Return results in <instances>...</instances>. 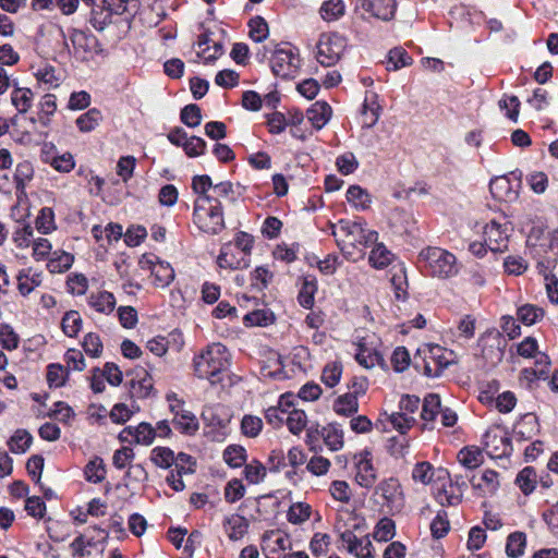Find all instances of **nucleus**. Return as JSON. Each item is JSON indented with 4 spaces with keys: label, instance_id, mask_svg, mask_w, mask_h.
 Instances as JSON below:
<instances>
[{
    "label": "nucleus",
    "instance_id": "c85d7f7f",
    "mask_svg": "<svg viewBox=\"0 0 558 558\" xmlns=\"http://www.w3.org/2000/svg\"><path fill=\"white\" fill-rule=\"evenodd\" d=\"M102 120V114L97 108H92L81 114L75 123L81 132L87 133L94 131Z\"/></svg>",
    "mask_w": 558,
    "mask_h": 558
},
{
    "label": "nucleus",
    "instance_id": "6ab92c4d",
    "mask_svg": "<svg viewBox=\"0 0 558 558\" xmlns=\"http://www.w3.org/2000/svg\"><path fill=\"white\" fill-rule=\"evenodd\" d=\"M293 404L290 396H281L277 407H270L265 412V417L274 427H280L287 418L288 408Z\"/></svg>",
    "mask_w": 558,
    "mask_h": 558
},
{
    "label": "nucleus",
    "instance_id": "4be33fe9",
    "mask_svg": "<svg viewBox=\"0 0 558 558\" xmlns=\"http://www.w3.org/2000/svg\"><path fill=\"white\" fill-rule=\"evenodd\" d=\"M225 529L230 539H241L247 532V520L239 514H232L225 521Z\"/></svg>",
    "mask_w": 558,
    "mask_h": 558
},
{
    "label": "nucleus",
    "instance_id": "052dcab7",
    "mask_svg": "<svg viewBox=\"0 0 558 558\" xmlns=\"http://www.w3.org/2000/svg\"><path fill=\"white\" fill-rule=\"evenodd\" d=\"M209 198L216 202H221V198L231 199L232 202H234L235 198L233 184L229 181L214 184L211 192L209 194Z\"/></svg>",
    "mask_w": 558,
    "mask_h": 558
},
{
    "label": "nucleus",
    "instance_id": "5fc2aeb1",
    "mask_svg": "<svg viewBox=\"0 0 558 558\" xmlns=\"http://www.w3.org/2000/svg\"><path fill=\"white\" fill-rule=\"evenodd\" d=\"M263 428V421L255 415L246 414L241 421V432L244 436L255 438L259 435Z\"/></svg>",
    "mask_w": 558,
    "mask_h": 558
},
{
    "label": "nucleus",
    "instance_id": "7c9ffc66",
    "mask_svg": "<svg viewBox=\"0 0 558 558\" xmlns=\"http://www.w3.org/2000/svg\"><path fill=\"white\" fill-rule=\"evenodd\" d=\"M74 257L72 254L56 251L52 253V257L49 259L47 267L52 274H60L66 271L73 264Z\"/></svg>",
    "mask_w": 558,
    "mask_h": 558
},
{
    "label": "nucleus",
    "instance_id": "4c0bfd02",
    "mask_svg": "<svg viewBox=\"0 0 558 558\" xmlns=\"http://www.w3.org/2000/svg\"><path fill=\"white\" fill-rule=\"evenodd\" d=\"M387 451L396 459L405 458L409 452L410 440L405 435L390 437L387 441Z\"/></svg>",
    "mask_w": 558,
    "mask_h": 558
},
{
    "label": "nucleus",
    "instance_id": "13d9d810",
    "mask_svg": "<svg viewBox=\"0 0 558 558\" xmlns=\"http://www.w3.org/2000/svg\"><path fill=\"white\" fill-rule=\"evenodd\" d=\"M429 355L426 359L430 360L436 367H438L441 372L447 368L452 360L448 357V353L440 345H430L428 349ZM449 355H452V352H449Z\"/></svg>",
    "mask_w": 558,
    "mask_h": 558
},
{
    "label": "nucleus",
    "instance_id": "37998d69",
    "mask_svg": "<svg viewBox=\"0 0 558 558\" xmlns=\"http://www.w3.org/2000/svg\"><path fill=\"white\" fill-rule=\"evenodd\" d=\"M61 327L69 337H75L82 328V317L76 311H69L64 314Z\"/></svg>",
    "mask_w": 558,
    "mask_h": 558
},
{
    "label": "nucleus",
    "instance_id": "864d4df0",
    "mask_svg": "<svg viewBox=\"0 0 558 558\" xmlns=\"http://www.w3.org/2000/svg\"><path fill=\"white\" fill-rule=\"evenodd\" d=\"M208 43L209 39L205 35L201 36L197 41V46L201 49V51L197 52V56L202 57L205 63L214 62L222 54V45L219 43H214L213 53L206 54V51L210 49V47H208Z\"/></svg>",
    "mask_w": 558,
    "mask_h": 558
},
{
    "label": "nucleus",
    "instance_id": "09e8293b",
    "mask_svg": "<svg viewBox=\"0 0 558 558\" xmlns=\"http://www.w3.org/2000/svg\"><path fill=\"white\" fill-rule=\"evenodd\" d=\"M396 534V525L395 522L389 518H383L376 524L375 530L373 532L374 539L378 542H387L391 539Z\"/></svg>",
    "mask_w": 558,
    "mask_h": 558
},
{
    "label": "nucleus",
    "instance_id": "412c9836",
    "mask_svg": "<svg viewBox=\"0 0 558 558\" xmlns=\"http://www.w3.org/2000/svg\"><path fill=\"white\" fill-rule=\"evenodd\" d=\"M172 424L180 433L189 436L195 435L199 428L198 420L191 411L177 414V417L172 420Z\"/></svg>",
    "mask_w": 558,
    "mask_h": 558
},
{
    "label": "nucleus",
    "instance_id": "c03bdc74",
    "mask_svg": "<svg viewBox=\"0 0 558 558\" xmlns=\"http://www.w3.org/2000/svg\"><path fill=\"white\" fill-rule=\"evenodd\" d=\"M344 9L342 0H328L322 4L320 15L325 21H336L344 14Z\"/></svg>",
    "mask_w": 558,
    "mask_h": 558
},
{
    "label": "nucleus",
    "instance_id": "0e129e2a",
    "mask_svg": "<svg viewBox=\"0 0 558 558\" xmlns=\"http://www.w3.org/2000/svg\"><path fill=\"white\" fill-rule=\"evenodd\" d=\"M0 345L5 350H14L19 345V336L10 325H0Z\"/></svg>",
    "mask_w": 558,
    "mask_h": 558
},
{
    "label": "nucleus",
    "instance_id": "6e6d98bb",
    "mask_svg": "<svg viewBox=\"0 0 558 558\" xmlns=\"http://www.w3.org/2000/svg\"><path fill=\"white\" fill-rule=\"evenodd\" d=\"M106 476L102 459L95 458L85 468V477L88 482L100 483Z\"/></svg>",
    "mask_w": 558,
    "mask_h": 558
},
{
    "label": "nucleus",
    "instance_id": "ddd939ff",
    "mask_svg": "<svg viewBox=\"0 0 558 558\" xmlns=\"http://www.w3.org/2000/svg\"><path fill=\"white\" fill-rule=\"evenodd\" d=\"M448 478V485L442 484L441 487L435 492V499L442 507L457 506L462 500V492L456 493L453 482L449 478V473L446 470H438V480Z\"/></svg>",
    "mask_w": 558,
    "mask_h": 558
},
{
    "label": "nucleus",
    "instance_id": "f3484780",
    "mask_svg": "<svg viewBox=\"0 0 558 558\" xmlns=\"http://www.w3.org/2000/svg\"><path fill=\"white\" fill-rule=\"evenodd\" d=\"M331 107L325 101H316L307 110L308 121L316 130L323 129L331 118Z\"/></svg>",
    "mask_w": 558,
    "mask_h": 558
},
{
    "label": "nucleus",
    "instance_id": "393cba45",
    "mask_svg": "<svg viewBox=\"0 0 558 558\" xmlns=\"http://www.w3.org/2000/svg\"><path fill=\"white\" fill-rule=\"evenodd\" d=\"M380 111H381V107L378 104L377 94L374 92H366L364 104H363L362 114H367L368 112H371V120L369 121L365 120L363 122V125L365 128L374 126L380 117Z\"/></svg>",
    "mask_w": 558,
    "mask_h": 558
},
{
    "label": "nucleus",
    "instance_id": "4468645a",
    "mask_svg": "<svg viewBox=\"0 0 558 558\" xmlns=\"http://www.w3.org/2000/svg\"><path fill=\"white\" fill-rule=\"evenodd\" d=\"M87 304L96 312L109 315L114 311L117 301L113 293L102 290L92 292L87 298Z\"/></svg>",
    "mask_w": 558,
    "mask_h": 558
},
{
    "label": "nucleus",
    "instance_id": "c756f323",
    "mask_svg": "<svg viewBox=\"0 0 558 558\" xmlns=\"http://www.w3.org/2000/svg\"><path fill=\"white\" fill-rule=\"evenodd\" d=\"M32 435L26 429H17L8 441L10 451L16 454L24 453L31 447Z\"/></svg>",
    "mask_w": 558,
    "mask_h": 558
},
{
    "label": "nucleus",
    "instance_id": "774afa93",
    "mask_svg": "<svg viewBox=\"0 0 558 558\" xmlns=\"http://www.w3.org/2000/svg\"><path fill=\"white\" fill-rule=\"evenodd\" d=\"M504 267L507 274L519 276L527 269V263L521 256L510 255L505 258Z\"/></svg>",
    "mask_w": 558,
    "mask_h": 558
},
{
    "label": "nucleus",
    "instance_id": "ea45409f",
    "mask_svg": "<svg viewBox=\"0 0 558 558\" xmlns=\"http://www.w3.org/2000/svg\"><path fill=\"white\" fill-rule=\"evenodd\" d=\"M412 63V58L403 48H393L388 53L387 70L397 71Z\"/></svg>",
    "mask_w": 558,
    "mask_h": 558
},
{
    "label": "nucleus",
    "instance_id": "423d86ee",
    "mask_svg": "<svg viewBox=\"0 0 558 558\" xmlns=\"http://www.w3.org/2000/svg\"><path fill=\"white\" fill-rule=\"evenodd\" d=\"M270 65L274 74L282 78L293 77L300 68L298 53L289 46H276L272 51Z\"/></svg>",
    "mask_w": 558,
    "mask_h": 558
},
{
    "label": "nucleus",
    "instance_id": "bf43d9fd",
    "mask_svg": "<svg viewBox=\"0 0 558 558\" xmlns=\"http://www.w3.org/2000/svg\"><path fill=\"white\" fill-rule=\"evenodd\" d=\"M317 290L316 283L314 280H308L307 278L304 280L302 288L299 292L298 300L299 303L304 308H311L314 304V294Z\"/></svg>",
    "mask_w": 558,
    "mask_h": 558
},
{
    "label": "nucleus",
    "instance_id": "473e14b6",
    "mask_svg": "<svg viewBox=\"0 0 558 558\" xmlns=\"http://www.w3.org/2000/svg\"><path fill=\"white\" fill-rule=\"evenodd\" d=\"M41 283L39 274H31V270H22L17 276V289L22 295H28Z\"/></svg>",
    "mask_w": 558,
    "mask_h": 558
},
{
    "label": "nucleus",
    "instance_id": "3c124183",
    "mask_svg": "<svg viewBox=\"0 0 558 558\" xmlns=\"http://www.w3.org/2000/svg\"><path fill=\"white\" fill-rule=\"evenodd\" d=\"M150 460L157 466L168 469L174 463V452L168 447H156L151 450Z\"/></svg>",
    "mask_w": 558,
    "mask_h": 558
},
{
    "label": "nucleus",
    "instance_id": "8fccbe9b",
    "mask_svg": "<svg viewBox=\"0 0 558 558\" xmlns=\"http://www.w3.org/2000/svg\"><path fill=\"white\" fill-rule=\"evenodd\" d=\"M250 37L256 41H264L269 35V28L267 22L262 16H255L250 20Z\"/></svg>",
    "mask_w": 558,
    "mask_h": 558
},
{
    "label": "nucleus",
    "instance_id": "5701e85b",
    "mask_svg": "<svg viewBox=\"0 0 558 558\" xmlns=\"http://www.w3.org/2000/svg\"><path fill=\"white\" fill-rule=\"evenodd\" d=\"M347 201L356 210H365L369 208L372 197L368 192L359 185H351L347 191Z\"/></svg>",
    "mask_w": 558,
    "mask_h": 558
},
{
    "label": "nucleus",
    "instance_id": "72a5a7b5",
    "mask_svg": "<svg viewBox=\"0 0 558 558\" xmlns=\"http://www.w3.org/2000/svg\"><path fill=\"white\" fill-rule=\"evenodd\" d=\"M459 462L466 469H476L483 463V454L478 448L465 447L458 453Z\"/></svg>",
    "mask_w": 558,
    "mask_h": 558
},
{
    "label": "nucleus",
    "instance_id": "a878e982",
    "mask_svg": "<svg viewBox=\"0 0 558 558\" xmlns=\"http://www.w3.org/2000/svg\"><path fill=\"white\" fill-rule=\"evenodd\" d=\"M34 177V168L27 160L19 162L14 172V183L17 193L24 194L26 185Z\"/></svg>",
    "mask_w": 558,
    "mask_h": 558
},
{
    "label": "nucleus",
    "instance_id": "2eb2a0df",
    "mask_svg": "<svg viewBox=\"0 0 558 558\" xmlns=\"http://www.w3.org/2000/svg\"><path fill=\"white\" fill-rule=\"evenodd\" d=\"M363 8L371 12L373 16L383 20L389 21L393 17L397 1L396 0H364Z\"/></svg>",
    "mask_w": 558,
    "mask_h": 558
},
{
    "label": "nucleus",
    "instance_id": "680f3d73",
    "mask_svg": "<svg viewBox=\"0 0 558 558\" xmlns=\"http://www.w3.org/2000/svg\"><path fill=\"white\" fill-rule=\"evenodd\" d=\"M536 474L532 468H524L517 476V484L520 489L525 494H530L535 488Z\"/></svg>",
    "mask_w": 558,
    "mask_h": 558
},
{
    "label": "nucleus",
    "instance_id": "6e6552de",
    "mask_svg": "<svg viewBox=\"0 0 558 558\" xmlns=\"http://www.w3.org/2000/svg\"><path fill=\"white\" fill-rule=\"evenodd\" d=\"M355 481L364 488H372L377 481V472L372 462V454L367 450H363L355 456Z\"/></svg>",
    "mask_w": 558,
    "mask_h": 558
},
{
    "label": "nucleus",
    "instance_id": "49530a36",
    "mask_svg": "<svg viewBox=\"0 0 558 558\" xmlns=\"http://www.w3.org/2000/svg\"><path fill=\"white\" fill-rule=\"evenodd\" d=\"M388 421L392 427L400 433L405 435L407 432L414 425L415 418L413 415H409L403 412H393L388 415Z\"/></svg>",
    "mask_w": 558,
    "mask_h": 558
},
{
    "label": "nucleus",
    "instance_id": "f704fd0d",
    "mask_svg": "<svg viewBox=\"0 0 558 558\" xmlns=\"http://www.w3.org/2000/svg\"><path fill=\"white\" fill-rule=\"evenodd\" d=\"M371 251L368 260L369 264L378 269L387 267L392 260V254L386 248L384 244L375 243Z\"/></svg>",
    "mask_w": 558,
    "mask_h": 558
},
{
    "label": "nucleus",
    "instance_id": "39448f33",
    "mask_svg": "<svg viewBox=\"0 0 558 558\" xmlns=\"http://www.w3.org/2000/svg\"><path fill=\"white\" fill-rule=\"evenodd\" d=\"M347 47L345 38L339 34H323L317 44V61L324 66L335 65Z\"/></svg>",
    "mask_w": 558,
    "mask_h": 558
},
{
    "label": "nucleus",
    "instance_id": "cd10ccee",
    "mask_svg": "<svg viewBox=\"0 0 558 558\" xmlns=\"http://www.w3.org/2000/svg\"><path fill=\"white\" fill-rule=\"evenodd\" d=\"M333 410L337 414L343 416L356 413L359 410L357 397L351 392L339 396L333 403Z\"/></svg>",
    "mask_w": 558,
    "mask_h": 558
},
{
    "label": "nucleus",
    "instance_id": "a211bd4d",
    "mask_svg": "<svg viewBox=\"0 0 558 558\" xmlns=\"http://www.w3.org/2000/svg\"><path fill=\"white\" fill-rule=\"evenodd\" d=\"M470 482L474 489L483 494H494L499 486L498 473L494 470H485L480 476L473 475Z\"/></svg>",
    "mask_w": 558,
    "mask_h": 558
},
{
    "label": "nucleus",
    "instance_id": "de8ad7c7",
    "mask_svg": "<svg viewBox=\"0 0 558 558\" xmlns=\"http://www.w3.org/2000/svg\"><path fill=\"white\" fill-rule=\"evenodd\" d=\"M286 424L292 434H300L306 425L305 412L296 409L290 410V408H288Z\"/></svg>",
    "mask_w": 558,
    "mask_h": 558
},
{
    "label": "nucleus",
    "instance_id": "79ce46f5",
    "mask_svg": "<svg viewBox=\"0 0 558 558\" xmlns=\"http://www.w3.org/2000/svg\"><path fill=\"white\" fill-rule=\"evenodd\" d=\"M223 460L231 468H240L246 461V450L238 445L228 446L223 451Z\"/></svg>",
    "mask_w": 558,
    "mask_h": 558
},
{
    "label": "nucleus",
    "instance_id": "aec40b11",
    "mask_svg": "<svg viewBox=\"0 0 558 558\" xmlns=\"http://www.w3.org/2000/svg\"><path fill=\"white\" fill-rule=\"evenodd\" d=\"M124 434L133 436L137 444H142V445H146V446L150 445L156 437L155 428H153L151 425L148 423H141L140 425H137L135 427H133V426L126 427L121 433V437L123 439H126L125 437H123Z\"/></svg>",
    "mask_w": 558,
    "mask_h": 558
},
{
    "label": "nucleus",
    "instance_id": "20e7f679",
    "mask_svg": "<svg viewBox=\"0 0 558 558\" xmlns=\"http://www.w3.org/2000/svg\"><path fill=\"white\" fill-rule=\"evenodd\" d=\"M193 216L195 225L206 233L217 234L225 229L221 202L209 196H197Z\"/></svg>",
    "mask_w": 558,
    "mask_h": 558
},
{
    "label": "nucleus",
    "instance_id": "4d7b16f0",
    "mask_svg": "<svg viewBox=\"0 0 558 558\" xmlns=\"http://www.w3.org/2000/svg\"><path fill=\"white\" fill-rule=\"evenodd\" d=\"M341 375H342L341 363L340 362H331V363H328L324 367L323 374H322V380L326 386L332 388L340 381Z\"/></svg>",
    "mask_w": 558,
    "mask_h": 558
},
{
    "label": "nucleus",
    "instance_id": "b1692460",
    "mask_svg": "<svg viewBox=\"0 0 558 558\" xmlns=\"http://www.w3.org/2000/svg\"><path fill=\"white\" fill-rule=\"evenodd\" d=\"M322 437L325 445L331 451H338L344 445L343 430L336 424H328L326 427H323Z\"/></svg>",
    "mask_w": 558,
    "mask_h": 558
},
{
    "label": "nucleus",
    "instance_id": "2f4dec72",
    "mask_svg": "<svg viewBox=\"0 0 558 558\" xmlns=\"http://www.w3.org/2000/svg\"><path fill=\"white\" fill-rule=\"evenodd\" d=\"M526 536L523 532L511 533L507 538L506 553L510 558H519L524 554Z\"/></svg>",
    "mask_w": 558,
    "mask_h": 558
},
{
    "label": "nucleus",
    "instance_id": "a18cd8bd",
    "mask_svg": "<svg viewBox=\"0 0 558 558\" xmlns=\"http://www.w3.org/2000/svg\"><path fill=\"white\" fill-rule=\"evenodd\" d=\"M435 469L427 461L416 463L412 471L413 481L423 485H428L433 481Z\"/></svg>",
    "mask_w": 558,
    "mask_h": 558
},
{
    "label": "nucleus",
    "instance_id": "603ef678",
    "mask_svg": "<svg viewBox=\"0 0 558 558\" xmlns=\"http://www.w3.org/2000/svg\"><path fill=\"white\" fill-rule=\"evenodd\" d=\"M36 228L43 234L56 230L54 213L50 207H44L36 218Z\"/></svg>",
    "mask_w": 558,
    "mask_h": 558
},
{
    "label": "nucleus",
    "instance_id": "e2e57ef3",
    "mask_svg": "<svg viewBox=\"0 0 558 558\" xmlns=\"http://www.w3.org/2000/svg\"><path fill=\"white\" fill-rule=\"evenodd\" d=\"M450 529L447 512L439 511L430 523L432 535L435 538L444 537Z\"/></svg>",
    "mask_w": 558,
    "mask_h": 558
},
{
    "label": "nucleus",
    "instance_id": "a19ab883",
    "mask_svg": "<svg viewBox=\"0 0 558 558\" xmlns=\"http://www.w3.org/2000/svg\"><path fill=\"white\" fill-rule=\"evenodd\" d=\"M440 410V397L436 393H429L424 399L421 416L425 422H433Z\"/></svg>",
    "mask_w": 558,
    "mask_h": 558
},
{
    "label": "nucleus",
    "instance_id": "9b49d317",
    "mask_svg": "<svg viewBox=\"0 0 558 558\" xmlns=\"http://www.w3.org/2000/svg\"><path fill=\"white\" fill-rule=\"evenodd\" d=\"M250 262V258L239 254V251L233 247L232 243L225 244L217 257V264L220 268L231 270L247 268Z\"/></svg>",
    "mask_w": 558,
    "mask_h": 558
},
{
    "label": "nucleus",
    "instance_id": "dca6fc26",
    "mask_svg": "<svg viewBox=\"0 0 558 558\" xmlns=\"http://www.w3.org/2000/svg\"><path fill=\"white\" fill-rule=\"evenodd\" d=\"M11 104L19 113H26L33 106L34 93L26 87H19L17 82L12 83Z\"/></svg>",
    "mask_w": 558,
    "mask_h": 558
},
{
    "label": "nucleus",
    "instance_id": "7ed1b4c3",
    "mask_svg": "<svg viewBox=\"0 0 558 558\" xmlns=\"http://www.w3.org/2000/svg\"><path fill=\"white\" fill-rule=\"evenodd\" d=\"M418 260L423 263L432 277L448 279L458 275L457 257L447 250L428 246L418 254Z\"/></svg>",
    "mask_w": 558,
    "mask_h": 558
},
{
    "label": "nucleus",
    "instance_id": "e433bc0d",
    "mask_svg": "<svg viewBox=\"0 0 558 558\" xmlns=\"http://www.w3.org/2000/svg\"><path fill=\"white\" fill-rule=\"evenodd\" d=\"M312 508L305 502L292 504L288 510L287 518L292 524H302L311 518Z\"/></svg>",
    "mask_w": 558,
    "mask_h": 558
},
{
    "label": "nucleus",
    "instance_id": "f8f14e48",
    "mask_svg": "<svg viewBox=\"0 0 558 558\" xmlns=\"http://www.w3.org/2000/svg\"><path fill=\"white\" fill-rule=\"evenodd\" d=\"M374 494L380 496L388 507H393L402 500V488L399 481L395 477L381 481L375 487Z\"/></svg>",
    "mask_w": 558,
    "mask_h": 558
},
{
    "label": "nucleus",
    "instance_id": "1a4fd4ad",
    "mask_svg": "<svg viewBox=\"0 0 558 558\" xmlns=\"http://www.w3.org/2000/svg\"><path fill=\"white\" fill-rule=\"evenodd\" d=\"M484 445L488 454L493 458L508 456L512 450L510 438L498 428L485 433Z\"/></svg>",
    "mask_w": 558,
    "mask_h": 558
},
{
    "label": "nucleus",
    "instance_id": "0eeeda50",
    "mask_svg": "<svg viewBox=\"0 0 558 558\" xmlns=\"http://www.w3.org/2000/svg\"><path fill=\"white\" fill-rule=\"evenodd\" d=\"M506 225L492 220L484 227L483 235L487 247L493 252H504L508 247L509 234Z\"/></svg>",
    "mask_w": 558,
    "mask_h": 558
},
{
    "label": "nucleus",
    "instance_id": "69168bd1",
    "mask_svg": "<svg viewBox=\"0 0 558 558\" xmlns=\"http://www.w3.org/2000/svg\"><path fill=\"white\" fill-rule=\"evenodd\" d=\"M84 351L92 357H98L102 353V342L99 335L89 332L84 337L82 343Z\"/></svg>",
    "mask_w": 558,
    "mask_h": 558
},
{
    "label": "nucleus",
    "instance_id": "f03ea898",
    "mask_svg": "<svg viewBox=\"0 0 558 558\" xmlns=\"http://www.w3.org/2000/svg\"><path fill=\"white\" fill-rule=\"evenodd\" d=\"M230 365V354L221 343L209 344L204 352L194 359V371L198 378L208 379L211 384L220 381V374Z\"/></svg>",
    "mask_w": 558,
    "mask_h": 558
},
{
    "label": "nucleus",
    "instance_id": "338daca9",
    "mask_svg": "<svg viewBox=\"0 0 558 558\" xmlns=\"http://www.w3.org/2000/svg\"><path fill=\"white\" fill-rule=\"evenodd\" d=\"M181 121L190 128H195L199 125L202 121L199 107L195 104L185 106L181 110Z\"/></svg>",
    "mask_w": 558,
    "mask_h": 558
},
{
    "label": "nucleus",
    "instance_id": "58836bf2",
    "mask_svg": "<svg viewBox=\"0 0 558 558\" xmlns=\"http://www.w3.org/2000/svg\"><path fill=\"white\" fill-rule=\"evenodd\" d=\"M518 320L526 326L534 325L544 317V311L532 304H525L518 308Z\"/></svg>",
    "mask_w": 558,
    "mask_h": 558
},
{
    "label": "nucleus",
    "instance_id": "9d476101",
    "mask_svg": "<svg viewBox=\"0 0 558 558\" xmlns=\"http://www.w3.org/2000/svg\"><path fill=\"white\" fill-rule=\"evenodd\" d=\"M519 181H511L508 175H499L489 183L492 195L497 201L512 202L518 197Z\"/></svg>",
    "mask_w": 558,
    "mask_h": 558
},
{
    "label": "nucleus",
    "instance_id": "c9c22d12",
    "mask_svg": "<svg viewBox=\"0 0 558 558\" xmlns=\"http://www.w3.org/2000/svg\"><path fill=\"white\" fill-rule=\"evenodd\" d=\"M151 275L155 278V284L158 287L169 286L174 279V271L168 263L158 262L151 267Z\"/></svg>",
    "mask_w": 558,
    "mask_h": 558
},
{
    "label": "nucleus",
    "instance_id": "bb28decb",
    "mask_svg": "<svg viewBox=\"0 0 558 558\" xmlns=\"http://www.w3.org/2000/svg\"><path fill=\"white\" fill-rule=\"evenodd\" d=\"M533 359H535V367L525 368L523 371L525 377L529 379H547L550 365L548 355L539 352Z\"/></svg>",
    "mask_w": 558,
    "mask_h": 558
},
{
    "label": "nucleus",
    "instance_id": "f257e3e1",
    "mask_svg": "<svg viewBox=\"0 0 558 558\" xmlns=\"http://www.w3.org/2000/svg\"><path fill=\"white\" fill-rule=\"evenodd\" d=\"M331 234L342 254L352 262L362 259L365 250L378 240L376 231L364 228L360 222L343 219L331 225Z\"/></svg>",
    "mask_w": 558,
    "mask_h": 558
}]
</instances>
